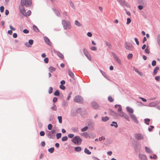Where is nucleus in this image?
<instances>
[{
  "mask_svg": "<svg viewBox=\"0 0 160 160\" xmlns=\"http://www.w3.org/2000/svg\"><path fill=\"white\" fill-rule=\"evenodd\" d=\"M124 9L126 12L127 14L129 16H130L131 15L130 12L129 11H128L126 8H125Z\"/></svg>",
  "mask_w": 160,
  "mask_h": 160,
  "instance_id": "51",
  "label": "nucleus"
},
{
  "mask_svg": "<svg viewBox=\"0 0 160 160\" xmlns=\"http://www.w3.org/2000/svg\"><path fill=\"white\" fill-rule=\"evenodd\" d=\"M112 54L114 58L116 60L117 62L119 64H121V61L119 58L116 55L114 52H112Z\"/></svg>",
  "mask_w": 160,
  "mask_h": 160,
  "instance_id": "6",
  "label": "nucleus"
},
{
  "mask_svg": "<svg viewBox=\"0 0 160 160\" xmlns=\"http://www.w3.org/2000/svg\"><path fill=\"white\" fill-rule=\"evenodd\" d=\"M44 40L46 43L49 46L51 45V43L50 41V40L49 38L47 37H45L44 38Z\"/></svg>",
  "mask_w": 160,
  "mask_h": 160,
  "instance_id": "9",
  "label": "nucleus"
},
{
  "mask_svg": "<svg viewBox=\"0 0 160 160\" xmlns=\"http://www.w3.org/2000/svg\"><path fill=\"white\" fill-rule=\"evenodd\" d=\"M105 138L104 137H100L99 138V140L100 141H102V140H104L105 139Z\"/></svg>",
  "mask_w": 160,
  "mask_h": 160,
  "instance_id": "58",
  "label": "nucleus"
},
{
  "mask_svg": "<svg viewBox=\"0 0 160 160\" xmlns=\"http://www.w3.org/2000/svg\"><path fill=\"white\" fill-rule=\"evenodd\" d=\"M68 138L67 136L63 137L62 138V140L63 141H65L67 140Z\"/></svg>",
  "mask_w": 160,
  "mask_h": 160,
  "instance_id": "36",
  "label": "nucleus"
},
{
  "mask_svg": "<svg viewBox=\"0 0 160 160\" xmlns=\"http://www.w3.org/2000/svg\"><path fill=\"white\" fill-rule=\"evenodd\" d=\"M59 94V92L58 90H56L54 93V95L56 96H58Z\"/></svg>",
  "mask_w": 160,
  "mask_h": 160,
  "instance_id": "33",
  "label": "nucleus"
},
{
  "mask_svg": "<svg viewBox=\"0 0 160 160\" xmlns=\"http://www.w3.org/2000/svg\"><path fill=\"white\" fill-rule=\"evenodd\" d=\"M134 40L136 42L137 45H138L139 44V42H138V39L137 38H134Z\"/></svg>",
  "mask_w": 160,
  "mask_h": 160,
  "instance_id": "61",
  "label": "nucleus"
},
{
  "mask_svg": "<svg viewBox=\"0 0 160 160\" xmlns=\"http://www.w3.org/2000/svg\"><path fill=\"white\" fill-rule=\"evenodd\" d=\"M127 111L130 113L131 114H132L133 112V109L129 107H128L126 108Z\"/></svg>",
  "mask_w": 160,
  "mask_h": 160,
  "instance_id": "15",
  "label": "nucleus"
},
{
  "mask_svg": "<svg viewBox=\"0 0 160 160\" xmlns=\"http://www.w3.org/2000/svg\"><path fill=\"white\" fill-rule=\"evenodd\" d=\"M87 35L88 36L90 37H91L92 36V33L90 32H88Z\"/></svg>",
  "mask_w": 160,
  "mask_h": 160,
  "instance_id": "63",
  "label": "nucleus"
},
{
  "mask_svg": "<svg viewBox=\"0 0 160 160\" xmlns=\"http://www.w3.org/2000/svg\"><path fill=\"white\" fill-rule=\"evenodd\" d=\"M108 100L110 102H112L114 101L113 98L111 96H109L108 97Z\"/></svg>",
  "mask_w": 160,
  "mask_h": 160,
  "instance_id": "40",
  "label": "nucleus"
},
{
  "mask_svg": "<svg viewBox=\"0 0 160 160\" xmlns=\"http://www.w3.org/2000/svg\"><path fill=\"white\" fill-rule=\"evenodd\" d=\"M105 43H106V45H107V46L109 48H110L111 47H112V45L111 44V43L108 42H105Z\"/></svg>",
  "mask_w": 160,
  "mask_h": 160,
  "instance_id": "31",
  "label": "nucleus"
},
{
  "mask_svg": "<svg viewBox=\"0 0 160 160\" xmlns=\"http://www.w3.org/2000/svg\"><path fill=\"white\" fill-rule=\"evenodd\" d=\"M124 118H125L128 121H129V118L127 114H126Z\"/></svg>",
  "mask_w": 160,
  "mask_h": 160,
  "instance_id": "62",
  "label": "nucleus"
},
{
  "mask_svg": "<svg viewBox=\"0 0 160 160\" xmlns=\"http://www.w3.org/2000/svg\"><path fill=\"white\" fill-rule=\"evenodd\" d=\"M44 62L46 63H47L48 62V58H45L44 59Z\"/></svg>",
  "mask_w": 160,
  "mask_h": 160,
  "instance_id": "55",
  "label": "nucleus"
},
{
  "mask_svg": "<svg viewBox=\"0 0 160 160\" xmlns=\"http://www.w3.org/2000/svg\"><path fill=\"white\" fill-rule=\"evenodd\" d=\"M84 152L85 153L88 154H90L91 152L87 148H85L84 149Z\"/></svg>",
  "mask_w": 160,
  "mask_h": 160,
  "instance_id": "23",
  "label": "nucleus"
},
{
  "mask_svg": "<svg viewBox=\"0 0 160 160\" xmlns=\"http://www.w3.org/2000/svg\"><path fill=\"white\" fill-rule=\"evenodd\" d=\"M72 140L74 143L77 145L80 144L82 142L81 139L78 136L74 137Z\"/></svg>",
  "mask_w": 160,
  "mask_h": 160,
  "instance_id": "1",
  "label": "nucleus"
},
{
  "mask_svg": "<svg viewBox=\"0 0 160 160\" xmlns=\"http://www.w3.org/2000/svg\"><path fill=\"white\" fill-rule=\"evenodd\" d=\"M145 123H146L147 125L149 124V122L150 121V119H146L144 120Z\"/></svg>",
  "mask_w": 160,
  "mask_h": 160,
  "instance_id": "29",
  "label": "nucleus"
},
{
  "mask_svg": "<svg viewBox=\"0 0 160 160\" xmlns=\"http://www.w3.org/2000/svg\"><path fill=\"white\" fill-rule=\"evenodd\" d=\"M59 88L60 89L63 90H64L65 88V87L62 85H60L59 86Z\"/></svg>",
  "mask_w": 160,
  "mask_h": 160,
  "instance_id": "48",
  "label": "nucleus"
},
{
  "mask_svg": "<svg viewBox=\"0 0 160 160\" xmlns=\"http://www.w3.org/2000/svg\"><path fill=\"white\" fill-rule=\"evenodd\" d=\"M91 104L92 106L94 108L97 109L99 107L98 104L96 102H92L91 103Z\"/></svg>",
  "mask_w": 160,
  "mask_h": 160,
  "instance_id": "10",
  "label": "nucleus"
},
{
  "mask_svg": "<svg viewBox=\"0 0 160 160\" xmlns=\"http://www.w3.org/2000/svg\"><path fill=\"white\" fill-rule=\"evenodd\" d=\"M4 7L3 6H1L0 8V10L1 12H3L4 10Z\"/></svg>",
  "mask_w": 160,
  "mask_h": 160,
  "instance_id": "54",
  "label": "nucleus"
},
{
  "mask_svg": "<svg viewBox=\"0 0 160 160\" xmlns=\"http://www.w3.org/2000/svg\"><path fill=\"white\" fill-rule=\"evenodd\" d=\"M134 70L135 72L138 73V74H139L141 76H143V74L141 72H140L138 68H134Z\"/></svg>",
  "mask_w": 160,
  "mask_h": 160,
  "instance_id": "13",
  "label": "nucleus"
},
{
  "mask_svg": "<svg viewBox=\"0 0 160 160\" xmlns=\"http://www.w3.org/2000/svg\"><path fill=\"white\" fill-rule=\"evenodd\" d=\"M58 56L60 58L63 59L64 58V56L60 52H58L57 53Z\"/></svg>",
  "mask_w": 160,
  "mask_h": 160,
  "instance_id": "20",
  "label": "nucleus"
},
{
  "mask_svg": "<svg viewBox=\"0 0 160 160\" xmlns=\"http://www.w3.org/2000/svg\"><path fill=\"white\" fill-rule=\"evenodd\" d=\"M75 23L76 25L80 27L81 26V24L77 20H75Z\"/></svg>",
  "mask_w": 160,
  "mask_h": 160,
  "instance_id": "27",
  "label": "nucleus"
},
{
  "mask_svg": "<svg viewBox=\"0 0 160 160\" xmlns=\"http://www.w3.org/2000/svg\"><path fill=\"white\" fill-rule=\"evenodd\" d=\"M51 109L53 111H56L57 110V108L56 106L54 104L53 106L51 108Z\"/></svg>",
  "mask_w": 160,
  "mask_h": 160,
  "instance_id": "26",
  "label": "nucleus"
},
{
  "mask_svg": "<svg viewBox=\"0 0 160 160\" xmlns=\"http://www.w3.org/2000/svg\"><path fill=\"white\" fill-rule=\"evenodd\" d=\"M53 88L52 87H50L48 90V93L51 94L52 92Z\"/></svg>",
  "mask_w": 160,
  "mask_h": 160,
  "instance_id": "44",
  "label": "nucleus"
},
{
  "mask_svg": "<svg viewBox=\"0 0 160 160\" xmlns=\"http://www.w3.org/2000/svg\"><path fill=\"white\" fill-rule=\"evenodd\" d=\"M28 42L30 45H32L33 43V40L32 39H30L29 40Z\"/></svg>",
  "mask_w": 160,
  "mask_h": 160,
  "instance_id": "60",
  "label": "nucleus"
},
{
  "mask_svg": "<svg viewBox=\"0 0 160 160\" xmlns=\"http://www.w3.org/2000/svg\"><path fill=\"white\" fill-rule=\"evenodd\" d=\"M123 4H124V5L126 7L128 8H130V6L129 5V4L128 3H127V2H124Z\"/></svg>",
  "mask_w": 160,
  "mask_h": 160,
  "instance_id": "49",
  "label": "nucleus"
},
{
  "mask_svg": "<svg viewBox=\"0 0 160 160\" xmlns=\"http://www.w3.org/2000/svg\"><path fill=\"white\" fill-rule=\"evenodd\" d=\"M150 158H151L152 159H156L157 158V156L155 154H153V155L152 156H150Z\"/></svg>",
  "mask_w": 160,
  "mask_h": 160,
  "instance_id": "39",
  "label": "nucleus"
},
{
  "mask_svg": "<svg viewBox=\"0 0 160 160\" xmlns=\"http://www.w3.org/2000/svg\"><path fill=\"white\" fill-rule=\"evenodd\" d=\"M90 49L92 51H95L96 50V48L95 47H92L90 48Z\"/></svg>",
  "mask_w": 160,
  "mask_h": 160,
  "instance_id": "64",
  "label": "nucleus"
},
{
  "mask_svg": "<svg viewBox=\"0 0 160 160\" xmlns=\"http://www.w3.org/2000/svg\"><path fill=\"white\" fill-rule=\"evenodd\" d=\"M33 28L34 30L36 32H38L39 31V30L38 28L35 25H34L33 27Z\"/></svg>",
  "mask_w": 160,
  "mask_h": 160,
  "instance_id": "22",
  "label": "nucleus"
},
{
  "mask_svg": "<svg viewBox=\"0 0 160 160\" xmlns=\"http://www.w3.org/2000/svg\"><path fill=\"white\" fill-rule=\"evenodd\" d=\"M26 1V0H21V4L22 6H24L25 5V2Z\"/></svg>",
  "mask_w": 160,
  "mask_h": 160,
  "instance_id": "24",
  "label": "nucleus"
},
{
  "mask_svg": "<svg viewBox=\"0 0 160 160\" xmlns=\"http://www.w3.org/2000/svg\"><path fill=\"white\" fill-rule=\"evenodd\" d=\"M68 73L70 76L72 78H74V74L70 70H69L68 71Z\"/></svg>",
  "mask_w": 160,
  "mask_h": 160,
  "instance_id": "17",
  "label": "nucleus"
},
{
  "mask_svg": "<svg viewBox=\"0 0 160 160\" xmlns=\"http://www.w3.org/2000/svg\"><path fill=\"white\" fill-rule=\"evenodd\" d=\"M149 105L150 107H154L156 105V104L154 102H151L149 103Z\"/></svg>",
  "mask_w": 160,
  "mask_h": 160,
  "instance_id": "46",
  "label": "nucleus"
},
{
  "mask_svg": "<svg viewBox=\"0 0 160 160\" xmlns=\"http://www.w3.org/2000/svg\"><path fill=\"white\" fill-rule=\"evenodd\" d=\"M132 45L130 43H126L125 44V48L128 50H130L132 47Z\"/></svg>",
  "mask_w": 160,
  "mask_h": 160,
  "instance_id": "8",
  "label": "nucleus"
},
{
  "mask_svg": "<svg viewBox=\"0 0 160 160\" xmlns=\"http://www.w3.org/2000/svg\"><path fill=\"white\" fill-rule=\"evenodd\" d=\"M88 127L85 126L84 128H82L81 129V131L82 132H84V131H87V129H88Z\"/></svg>",
  "mask_w": 160,
  "mask_h": 160,
  "instance_id": "28",
  "label": "nucleus"
},
{
  "mask_svg": "<svg viewBox=\"0 0 160 160\" xmlns=\"http://www.w3.org/2000/svg\"><path fill=\"white\" fill-rule=\"evenodd\" d=\"M87 58L90 60H91V57L90 54L88 53L85 55Z\"/></svg>",
  "mask_w": 160,
  "mask_h": 160,
  "instance_id": "34",
  "label": "nucleus"
},
{
  "mask_svg": "<svg viewBox=\"0 0 160 160\" xmlns=\"http://www.w3.org/2000/svg\"><path fill=\"white\" fill-rule=\"evenodd\" d=\"M48 151L50 153H52L54 151V148H50L48 149Z\"/></svg>",
  "mask_w": 160,
  "mask_h": 160,
  "instance_id": "35",
  "label": "nucleus"
},
{
  "mask_svg": "<svg viewBox=\"0 0 160 160\" xmlns=\"http://www.w3.org/2000/svg\"><path fill=\"white\" fill-rule=\"evenodd\" d=\"M119 108L118 109V112H122L121 111H122V108L121 106L120 105L119 106Z\"/></svg>",
  "mask_w": 160,
  "mask_h": 160,
  "instance_id": "59",
  "label": "nucleus"
},
{
  "mask_svg": "<svg viewBox=\"0 0 160 160\" xmlns=\"http://www.w3.org/2000/svg\"><path fill=\"white\" fill-rule=\"evenodd\" d=\"M159 69V67H157L155 68L153 72V74L154 75H155L157 73Z\"/></svg>",
  "mask_w": 160,
  "mask_h": 160,
  "instance_id": "19",
  "label": "nucleus"
},
{
  "mask_svg": "<svg viewBox=\"0 0 160 160\" xmlns=\"http://www.w3.org/2000/svg\"><path fill=\"white\" fill-rule=\"evenodd\" d=\"M61 137V133H58L56 134L57 138L58 139L60 138Z\"/></svg>",
  "mask_w": 160,
  "mask_h": 160,
  "instance_id": "42",
  "label": "nucleus"
},
{
  "mask_svg": "<svg viewBox=\"0 0 160 160\" xmlns=\"http://www.w3.org/2000/svg\"><path fill=\"white\" fill-rule=\"evenodd\" d=\"M24 6L20 5L19 6V9L21 13L23 15H26V12L25 9L23 7Z\"/></svg>",
  "mask_w": 160,
  "mask_h": 160,
  "instance_id": "4",
  "label": "nucleus"
},
{
  "mask_svg": "<svg viewBox=\"0 0 160 160\" xmlns=\"http://www.w3.org/2000/svg\"><path fill=\"white\" fill-rule=\"evenodd\" d=\"M132 56H133V55H132V53L129 54L127 56V58L128 59H131L132 57Z\"/></svg>",
  "mask_w": 160,
  "mask_h": 160,
  "instance_id": "38",
  "label": "nucleus"
},
{
  "mask_svg": "<svg viewBox=\"0 0 160 160\" xmlns=\"http://www.w3.org/2000/svg\"><path fill=\"white\" fill-rule=\"evenodd\" d=\"M31 11L28 10L27 11V13L26 12V15H24V16H29L31 15Z\"/></svg>",
  "mask_w": 160,
  "mask_h": 160,
  "instance_id": "37",
  "label": "nucleus"
},
{
  "mask_svg": "<svg viewBox=\"0 0 160 160\" xmlns=\"http://www.w3.org/2000/svg\"><path fill=\"white\" fill-rule=\"evenodd\" d=\"M148 46L147 47V48L145 50V53L149 54V51L148 49Z\"/></svg>",
  "mask_w": 160,
  "mask_h": 160,
  "instance_id": "53",
  "label": "nucleus"
},
{
  "mask_svg": "<svg viewBox=\"0 0 160 160\" xmlns=\"http://www.w3.org/2000/svg\"><path fill=\"white\" fill-rule=\"evenodd\" d=\"M145 149L146 152L148 153H151L153 152L152 150L147 147H145Z\"/></svg>",
  "mask_w": 160,
  "mask_h": 160,
  "instance_id": "16",
  "label": "nucleus"
},
{
  "mask_svg": "<svg viewBox=\"0 0 160 160\" xmlns=\"http://www.w3.org/2000/svg\"><path fill=\"white\" fill-rule=\"evenodd\" d=\"M139 158L142 160H145L147 159V157L145 155L140 154L139 155Z\"/></svg>",
  "mask_w": 160,
  "mask_h": 160,
  "instance_id": "11",
  "label": "nucleus"
},
{
  "mask_svg": "<svg viewBox=\"0 0 160 160\" xmlns=\"http://www.w3.org/2000/svg\"><path fill=\"white\" fill-rule=\"evenodd\" d=\"M25 6L27 7L29 6L32 4V1L31 0H26L25 3Z\"/></svg>",
  "mask_w": 160,
  "mask_h": 160,
  "instance_id": "12",
  "label": "nucleus"
},
{
  "mask_svg": "<svg viewBox=\"0 0 160 160\" xmlns=\"http://www.w3.org/2000/svg\"><path fill=\"white\" fill-rule=\"evenodd\" d=\"M157 42L158 44L160 46V35H158V36Z\"/></svg>",
  "mask_w": 160,
  "mask_h": 160,
  "instance_id": "30",
  "label": "nucleus"
},
{
  "mask_svg": "<svg viewBox=\"0 0 160 160\" xmlns=\"http://www.w3.org/2000/svg\"><path fill=\"white\" fill-rule=\"evenodd\" d=\"M74 136V135L73 134H69L68 135V137L70 138H72Z\"/></svg>",
  "mask_w": 160,
  "mask_h": 160,
  "instance_id": "52",
  "label": "nucleus"
},
{
  "mask_svg": "<svg viewBox=\"0 0 160 160\" xmlns=\"http://www.w3.org/2000/svg\"><path fill=\"white\" fill-rule=\"evenodd\" d=\"M109 118L107 116L103 117L102 118V120L103 122H106L109 120Z\"/></svg>",
  "mask_w": 160,
  "mask_h": 160,
  "instance_id": "18",
  "label": "nucleus"
},
{
  "mask_svg": "<svg viewBox=\"0 0 160 160\" xmlns=\"http://www.w3.org/2000/svg\"><path fill=\"white\" fill-rule=\"evenodd\" d=\"M74 101L78 102H82L83 101V99L82 97L79 95L76 96L74 99Z\"/></svg>",
  "mask_w": 160,
  "mask_h": 160,
  "instance_id": "3",
  "label": "nucleus"
},
{
  "mask_svg": "<svg viewBox=\"0 0 160 160\" xmlns=\"http://www.w3.org/2000/svg\"><path fill=\"white\" fill-rule=\"evenodd\" d=\"M136 138L139 140H141L143 138V136L141 134L137 133L135 135Z\"/></svg>",
  "mask_w": 160,
  "mask_h": 160,
  "instance_id": "7",
  "label": "nucleus"
},
{
  "mask_svg": "<svg viewBox=\"0 0 160 160\" xmlns=\"http://www.w3.org/2000/svg\"><path fill=\"white\" fill-rule=\"evenodd\" d=\"M75 150L76 152H79L81 150V148L80 147H75Z\"/></svg>",
  "mask_w": 160,
  "mask_h": 160,
  "instance_id": "21",
  "label": "nucleus"
},
{
  "mask_svg": "<svg viewBox=\"0 0 160 160\" xmlns=\"http://www.w3.org/2000/svg\"><path fill=\"white\" fill-rule=\"evenodd\" d=\"M156 62L155 60H153L152 63V66H155L156 65Z\"/></svg>",
  "mask_w": 160,
  "mask_h": 160,
  "instance_id": "50",
  "label": "nucleus"
},
{
  "mask_svg": "<svg viewBox=\"0 0 160 160\" xmlns=\"http://www.w3.org/2000/svg\"><path fill=\"white\" fill-rule=\"evenodd\" d=\"M23 32L25 33H28L29 32V31L27 29H24Z\"/></svg>",
  "mask_w": 160,
  "mask_h": 160,
  "instance_id": "56",
  "label": "nucleus"
},
{
  "mask_svg": "<svg viewBox=\"0 0 160 160\" xmlns=\"http://www.w3.org/2000/svg\"><path fill=\"white\" fill-rule=\"evenodd\" d=\"M62 23L65 29H67V27H68V28H70L71 26H70V23L69 22H67L66 21L63 20L62 21Z\"/></svg>",
  "mask_w": 160,
  "mask_h": 160,
  "instance_id": "2",
  "label": "nucleus"
},
{
  "mask_svg": "<svg viewBox=\"0 0 160 160\" xmlns=\"http://www.w3.org/2000/svg\"><path fill=\"white\" fill-rule=\"evenodd\" d=\"M129 115L131 118L133 120L134 122L136 123H138V122L135 116L133 114H130Z\"/></svg>",
  "mask_w": 160,
  "mask_h": 160,
  "instance_id": "5",
  "label": "nucleus"
},
{
  "mask_svg": "<svg viewBox=\"0 0 160 160\" xmlns=\"http://www.w3.org/2000/svg\"><path fill=\"white\" fill-rule=\"evenodd\" d=\"M83 52L84 54L85 55L88 53V51L85 48H84L83 49Z\"/></svg>",
  "mask_w": 160,
  "mask_h": 160,
  "instance_id": "47",
  "label": "nucleus"
},
{
  "mask_svg": "<svg viewBox=\"0 0 160 160\" xmlns=\"http://www.w3.org/2000/svg\"><path fill=\"white\" fill-rule=\"evenodd\" d=\"M52 126L51 124H49L48 125V130H51L52 129Z\"/></svg>",
  "mask_w": 160,
  "mask_h": 160,
  "instance_id": "41",
  "label": "nucleus"
},
{
  "mask_svg": "<svg viewBox=\"0 0 160 160\" xmlns=\"http://www.w3.org/2000/svg\"><path fill=\"white\" fill-rule=\"evenodd\" d=\"M40 134L41 136H43L45 135V132L44 131H42L40 132Z\"/></svg>",
  "mask_w": 160,
  "mask_h": 160,
  "instance_id": "57",
  "label": "nucleus"
},
{
  "mask_svg": "<svg viewBox=\"0 0 160 160\" xmlns=\"http://www.w3.org/2000/svg\"><path fill=\"white\" fill-rule=\"evenodd\" d=\"M58 119L59 121V122L60 123H61L62 122V117L61 116H58Z\"/></svg>",
  "mask_w": 160,
  "mask_h": 160,
  "instance_id": "45",
  "label": "nucleus"
},
{
  "mask_svg": "<svg viewBox=\"0 0 160 160\" xmlns=\"http://www.w3.org/2000/svg\"><path fill=\"white\" fill-rule=\"evenodd\" d=\"M119 114L120 116L124 117L126 114L122 112H121L119 113Z\"/></svg>",
  "mask_w": 160,
  "mask_h": 160,
  "instance_id": "32",
  "label": "nucleus"
},
{
  "mask_svg": "<svg viewBox=\"0 0 160 160\" xmlns=\"http://www.w3.org/2000/svg\"><path fill=\"white\" fill-rule=\"evenodd\" d=\"M131 22V19L129 18H128L127 19V22L126 24L127 25L129 24Z\"/></svg>",
  "mask_w": 160,
  "mask_h": 160,
  "instance_id": "43",
  "label": "nucleus"
},
{
  "mask_svg": "<svg viewBox=\"0 0 160 160\" xmlns=\"http://www.w3.org/2000/svg\"><path fill=\"white\" fill-rule=\"evenodd\" d=\"M48 70L49 72H53L55 71L56 68L50 66Z\"/></svg>",
  "mask_w": 160,
  "mask_h": 160,
  "instance_id": "14",
  "label": "nucleus"
},
{
  "mask_svg": "<svg viewBox=\"0 0 160 160\" xmlns=\"http://www.w3.org/2000/svg\"><path fill=\"white\" fill-rule=\"evenodd\" d=\"M112 123L114 124H111V126H114L115 128H117L118 127V125H117V123L115 122H112Z\"/></svg>",
  "mask_w": 160,
  "mask_h": 160,
  "instance_id": "25",
  "label": "nucleus"
}]
</instances>
